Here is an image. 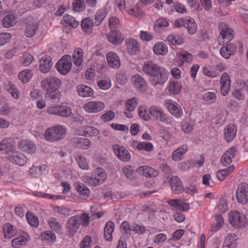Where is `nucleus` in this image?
<instances>
[{
	"mask_svg": "<svg viewBox=\"0 0 248 248\" xmlns=\"http://www.w3.org/2000/svg\"><path fill=\"white\" fill-rule=\"evenodd\" d=\"M141 69L143 73L150 77L149 81L153 86L163 85L168 80L167 70L153 61L144 62Z\"/></svg>",
	"mask_w": 248,
	"mask_h": 248,
	"instance_id": "nucleus-1",
	"label": "nucleus"
},
{
	"mask_svg": "<svg viewBox=\"0 0 248 248\" xmlns=\"http://www.w3.org/2000/svg\"><path fill=\"white\" fill-rule=\"evenodd\" d=\"M66 132L65 126L58 124L48 128L45 132L44 138L47 141L55 142L63 139Z\"/></svg>",
	"mask_w": 248,
	"mask_h": 248,
	"instance_id": "nucleus-2",
	"label": "nucleus"
},
{
	"mask_svg": "<svg viewBox=\"0 0 248 248\" xmlns=\"http://www.w3.org/2000/svg\"><path fill=\"white\" fill-rule=\"evenodd\" d=\"M149 113L155 120L160 122L169 125H172L173 123V118L166 114L158 106H152L149 109Z\"/></svg>",
	"mask_w": 248,
	"mask_h": 248,
	"instance_id": "nucleus-3",
	"label": "nucleus"
},
{
	"mask_svg": "<svg viewBox=\"0 0 248 248\" xmlns=\"http://www.w3.org/2000/svg\"><path fill=\"white\" fill-rule=\"evenodd\" d=\"M174 26L176 28L184 27L187 29L188 33L190 35L195 34L197 30L195 20L189 16L177 19L174 21Z\"/></svg>",
	"mask_w": 248,
	"mask_h": 248,
	"instance_id": "nucleus-4",
	"label": "nucleus"
},
{
	"mask_svg": "<svg viewBox=\"0 0 248 248\" xmlns=\"http://www.w3.org/2000/svg\"><path fill=\"white\" fill-rule=\"evenodd\" d=\"M16 142L12 138H5L0 142V153L7 158L16 150Z\"/></svg>",
	"mask_w": 248,
	"mask_h": 248,
	"instance_id": "nucleus-5",
	"label": "nucleus"
},
{
	"mask_svg": "<svg viewBox=\"0 0 248 248\" xmlns=\"http://www.w3.org/2000/svg\"><path fill=\"white\" fill-rule=\"evenodd\" d=\"M107 177L105 170L102 168H97L92 172V176L88 178V182L93 186H97L102 184Z\"/></svg>",
	"mask_w": 248,
	"mask_h": 248,
	"instance_id": "nucleus-6",
	"label": "nucleus"
},
{
	"mask_svg": "<svg viewBox=\"0 0 248 248\" xmlns=\"http://www.w3.org/2000/svg\"><path fill=\"white\" fill-rule=\"evenodd\" d=\"M61 85V80L53 76L43 79L41 82V87L46 92L56 90V89H59Z\"/></svg>",
	"mask_w": 248,
	"mask_h": 248,
	"instance_id": "nucleus-7",
	"label": "nucleus"
},
{
	"mask_svg": "<svg viewBox=\"0 0 248 248\" xmlns=\"http://www.w3.org/2000/svg\"><path fill=\"white\" fill-rule=\"evenodd\" d=\"M71 56L66 55L63 56L56 63L55 67L62 75L67 74L71 69Z\"/></svg>",
	"mask_w": 248,
	"mask_h": 248,
	"instance_id": "nucleus-8",
	"label": "nucleus"
},
{
	"mask_svg": "<svg viewBox=\"0 0 248 248\" xmlns=\"http://www.w3.org/2000/svg\"><path fill=\"white\" fill-rule=\"evenodd\" d=\"M81 222L78 215L73 216L68 219L66 224V229L69 237H73L77 232L80 226L79 223Z\"/></svg>",
	"mask_w": 248,
	"mask_h": 248,
	"instance_id": "nucleus-9",
	"label": "nucleus"
},
{
	"mask_svg": "<svg viewBox=\"0 0 248 248\" xmlns=\"http://www.w3.org/2000/svg\"><path fill=\"white\" fill-rule=\"evenodd\" d=\"M229 219L230 223L237 228L245 227L247 222L246 217L237 211L231 212Z\"/></svg>",
	"mask_w": 248,
	"mask_h": 248,
	"instance_id": "nucleus-10",
	"label": "nucleus"
},
{
	"mask_svg": "<svg viewBox=\"0 0 248 248\" xmlns=\"http://www.w3.org/2000/svg\"><path fill=\"white\" fill-rule=\"evenodd\" d=\"M218 29L220 34L218 40L222 39V43L230 42L233 38V31L229 28L224 22H221L218 24Z\"/></svg>",
	"mask_w": 248,
	"mask_h": 248,
	"instance_id": "nucleus-11",
	"label": "nucleus"
},
{
	"mask_svg": "<svg viewBox=\"0 0 248 248\" xmlns=\"http://www.w3.org/2000/svg\"><path fill=\"white\" fill-rule=\"evenodd\" d=\"M236 197L238 202L246 204L248 202V185L246 183H241L238 186L236 191Z\"/></svg>",
	"mask_w": 248,
	"mask_h": 248,
	"instance_id": "nucleus-12",
	"label": "nucleus"
},
{
	"mask_svg": "<svg viewBox=\"0 0 248 248\" xmlns=\"http://www.w3.org/2000/svg\"><path fill=\"white\" fill-rule=\"evenodd\" d=\"M47 112L50 114L68 117L72 114V109L70 107L66 106H56L49 108L47 109Z\"/></svg>",
	"mask_w": 248,
	"mask_h": 248,
	"instance_id": "nucleus-13",
	"label": "nucleus"
},
{
	"mask_svg": "<svg viewBox=\"0 0 248 248\" xmlns=\"http://www.w3.org/2000/svg\"><path fill=\"white\" fill-rule=\"evenodd\" d=\"M166 105L170 113L176 118H181L183 111L180 105L171 99H167Z\"/></svg>",
	"mask_w": 248,
	"mask_h": 248,
	"instance_id": "nucleus-14",
	"label": "nucleus"
},
{
	"mask_svg": "<svg viewBox=\"0 0 248 248\" xmlns=\"http://www.w3.org/2000/svg\"><path fill=\"white\" fill-rule=\"evenodd\" d=\"M105 104L99 101H91L83 106V109L87 112L95 113L101 111L105 108Z\"/></svg>",
	"mask_w": 248,
	"mask_h": 248,
	"instance_id": "nucleus-15",
	"label": "nucleus"
},
{
	"mask_svg": "<svg viewBox=\"0 0 248 248\" xmlns=\"http://www.w3.org/2000/svg\"><path fill=\"white\" fill-rule=\"evenodd\" d=\"M220 92L223 96H226L231 88V79L229 74L226 72L222 74L220 79Z\"/></svg>",
	"mask_w": 248,
	"mask_h": 248,
	"instance_id": "nucleus-16",
	"label": "nucleus"
},
{
	"mask_svg": "<svg viewBox=\"0 0 248 248\" xmlns=\"http://www.w3.org/2000/svg\"><path fill=\"white\" fill-rule=\"evenodd\" d=\"M18 148L24 152L29 154H33L36 150L35 143L29 140L22 139L17 144Z\"/></svg>",
	"mask_w": 248,
	"mask_h": 248,
	"instance_id": "nucleus-17",
	"label": "nucleus"
},
{
	"mask_svg": "<svg viewBox=\"0 0 248 248\" xmlns=\"http://www.w3.org/2000/svg\"><path fill=\"white\" fill-rule=\"evenodd\" d=\"M113 149L117 157L123 162H128L130 160L131 155L128 151L123 146L114 145Z\"/></svg>",
	"mask_w": 248,
	"mask_h": 248,
	"instance_id": "nucleus-18",
	"label": "nucleus"
},
{
	"mask_svg": "<svg viewBox=\"0 0 248 248\" xmlns=\"http://www.w3.org/2000/svg\"><path fill=\"white\" fill-rule=\"evenodd\" d=\"M7 159L10 162L20 166H24L27 161L26 156L23 153L17 151L16 150L12 155L8 156Z\"/></svg>",
	"mask_w": 248,
	"mask_h": 248,
	"instance_id": "nucleus-19",
	"label": "nucleus"
},
{
	"mask_svg": "<svg viewBox=\"0 0 248 248\" xmlns=\"http://www.w3.org/2000/svg\"><path fill=\"white\" fill-rule=\"evenodd\" d=\"M71 144L78 148L88 150L91 146V140L86 138H74L71 140Z\"/></svg>",
	"mask_w": 248,
	"mask_h": 248,
	"instance_id": "nucleus-20",
	"label": "nucleus"
},
{
	"mask_svg": "<svg viewBox=\"0 0 248 248\" xmlns=\"http://www.w3.org/2000/svg\"><path fill=\"white\" fill-rule=\"evenodd\" d=\"M237 133L236 126L232 123L227 124L224 129V139L227 142H231L235 137Z\"/></svg>",
	"mask_w": 248,
	"mask_h": 248,
	"instance_id": "nucleus-21",
	"label": "nucleus"
},
{
	"mask_svg": "<svg viewBox=\"0 0 248 248\" xmlns=\"http://www.w3.org/2000/svg\"><path fill=\"white\" fill-rule=\"evenodd\" d=\"M169 183L173 194H179L183 191L182 182L178 177L172 176L170 179Z\"/></svg>",
	"mask_w": 248,
	"mask_h": 248,
	"instance_id": "nucleus-22",
	"label": "nucleus"
},
{
	"mask_svg": "<svg viewBox=\"0 0 248 248\" xmlns=\"http://www.w3.org/2000/svg\"><path fill=\"white\" fill-rule=\"evenodd\" d=\"M51 58L50 56H43L40 60L39 70L43 73H46L52 66Z\"/></svg>",
	"mask_w": 248,
	"mask_h": 248,
	"instance_id": "nucleus-23",
	"label": "nucleus"
},
{
	"mask_svg": "<svg viewBox=\"0 0 248 248\" xmlns=\"http://www.w3.org/2000/svg\"><path fill=\"white\" fill-rule=\"evenodd\" d=\"M137 172L146 177H155L158 175L157 170L147 166H141L137 169Z\"/></svg>",
	"mask_w": 248,
	"mask_h": 248,
	"instance_id": "nucleus-24",
	"label": "nucleus"
},
{
	"mask_svg": "<svg viewBox=\"0 0 248 248\" xmlns=\"http://www.w3.org/2000/svg\"><path fill=\"white\" fill-rule=\"evenodd\" d=\"M133 85L140 92L146 90L147 85L144 79L139 75H136L132 77Z\"/></svg>",
	"mask_w": 248,
	"mask_h": 248,
	"instance_id": "nucleus-25",
	"label": "nucleus"
},
{
	"mask_svg": "<svg viewBox=\"0 0 248 248\" xmlns=\"http://www.w3.org/2000/svg\"><path fill=\"white\" fill-rule=\"evenodd\" d=\"M236 51V46L234 44L230 43L226 46L221 47L220 50L221 55L226 59L233 55Z\"/></svg>",
	"mask_w": 248,
	"mask_h": 248,
	"instance_id": "nucleus-26",
	"label": "nucleus"
},
{
	"mask_svg": "<svg viewBox=\"0 0 248 248\" xmlns=\"http://www.w3.org/2000/svg\"><path fill=\"white\" fill-rule=\"evenodd\" d=\"M107 38L109 42L114 45L121 44L124 39V36L120 32L117 31H112L107 35Z\"/></svg>",
	"mask_w": 248,
	"mask_h": 248,
	"instance_id": "nucleus-27",
	"label": "nucleus"
},
{
	"mask_svg": "<svg viewBox=\"0 0 248 248\" xmlns=\"http://www.w3.org/2000/svg\"><path fill=\"white\" fill-rule=\"evenodd\" d=\"M107 60L108 64L113 68L117 69L121 65V62L118 56L114 52L110 51L107 54Z\"/></svg>",
	"mask_w": 248,
	"mask_h": 248,
	"instance_id": "nucleus-28",
	"label": "nucleus"
},
{
	"mask_svg": "<svg viewBox=\"0 0 248 248\" xmlns=\"http://www.w3.org/2000/svg\"><path fill=\"white\" fill-rule=\"evenodd\" d=\"M74 186L76 190L79 193L80 198L86 199L90 195V191L84 184L77 182L74 184Z\"/></svg>",
	"mask_w": 248,
	"mask_h": 248,
	"instance_id": "nucleus-29",
	"label": "nucleus"
},
{
	"mask_svg": "<svg viewBox=\"0 0 248 248\" xmlns=\"http://www.w3.org/2000/svg\"><path fill=\"white\" fill-rule=\"evenodd\" d=\"M187 150V145L186 144H183L181 147L173 152L171 156L172 159L175 161H178L182 160Z\"/></svg>",
	"mask_w": 248,
	"mask_h": 248,
	"instance_id": "nucleus-30",
	"label": "nucleus"
},
{
	"mask_svg": "<svg viewBox=\"0 0 248 248\" xmlns=\"http://www.w3.org/2000/svg\"><path fill=\"white\" fill-rule=\"evenodd\" d=\"M77 90L78 95L82 97H91L94 93L93 90L91 87L82 84L78 85Z\"/></svg>",
	"mask_w": 248,
	"mask_h": 248,
	"instance_id": "nucleus-31",
	"label": "nucleus"
},
{
	"mask_svg": "<svg viewBox=\"0 0 248 248\" xmlns=\"http://www.w3.org/2000/svg\"><path fill=\"white\" fill-rule=\"evenodd\" d=\"M4 87L5 89L15 99H17L20 97V93L15 85L10 81L4 83Z\"/></svg>",
	"mask_w": 248,
	"mask_h": 248,
	"instance_id": "nucleus-32",
	"label": "nucleus"
},
{
	"mask_svg": "<svg viewBox=\"0 0 248 248\" xmlns=\"http://www.w3.org/2000/svg\"><path fill=\"white\" fill-rule=\"evenodd\" d=\"M126 46L127 51L130 54H136L139 51V45L137 41L133 38L126 40Z\"/></svg>",
	"mask_w": 248,
	"mask_h": 248,
	"instance_id": "nucleus-33",
	"label": "nucleus"
},
{
	"mask_svg": "<svg viewBox=\"0 0 248 248\" xmlns=\"http://www.w3.org/2000/svg\"><path fill=\"white\" fill-rule=\"evenodd\" d=\"M108 14V10L106 8H101L97 11L94 15V24L95 26H99L103 21Z\"/></svg>",
	"mask_w": 248,
	"mask_h": 248,
	"instance_id": "nucleus-34",
	"label": "nucleus"
},
{
	"mask_svg": "<svg viewBox=\"0 0 248 248\" xmlns=\"http://www.w3.org/2000/svg\"><path fill=\"white\" fill-rule=\"evenodd\" d=\"M38 24L34 22L27 23L24 31L25 36L28 38L33 36L38 30Z\"/></svg>",
	"mask_w": 248,
	"mask_h": 248,
	"instance_id": "nucleus-35",
	"label": "nucleus"
},
{
	"mask_svg": "<svg viewBox=\"0 0 248 248\" xmlns=\"http://www.w3.org/2000/svg\"><path fill=\"white\" fill-rule=\"evenodd\" d=\"M94 22L90 17H86L82 19L81 26L83 31L87 34H90L93 31Z\"/></svg>",
	"mask_w": 248,
	"mask_h": 248,
	"instance_id": "nucleus-36",
	"label": "nucleus"
},
{
	"mask_svg": "<svg viewBox=\"0 0 248 248\" xmlns=\"http://www.w3.org/2000/svg\"><path fill=\"white\" fill-rule=\"evenodd\" d=\"M115 225L111 221H108L106 224L104 230V235L106 240L111 241L112 240V233L114 230Z\"/></svg>",
	"mask_w": 248,
	"mask_h": 248,
	"instance_id": "nucleus-37",
	"label": "nucleus"
},
{
	"mask_svg": "<svg viewBox=\"0 0 248 248\" xmlns=\"http://www.w3.org/2000/svg\"><path fill=\"white\" fill-rule=\"evenodd\" d=\"M4 237L6 239H10L16 234V230L14 227L9 223H5L2 227Z\"/></svg>",
	"mask_w": 248,
	"mask_h": 248,
	"instance_id": "nucleus-38",
	"label": "nucleus"
},
{
	"mask_svg": "<svg viewBox=\"0 0 248 248\" xmlns=\"http://www.w3.org/2000/svg\"><path fill=\"white\" fill-rule=\"evenodd\" d=\"M194 125V121L189 118H186L181 123V129L185 133H189L193 130Z\"/></svg>",
	"mask_w": 248,
	"mask_h": 248,
	"instance_id": "nucleus-39",
	"label": "nucleus"
},
{
	"mask_svg": "<svg viewBox=\"0 0 248 248\" xmlns=\"http://www.w3.org/2000/svg\"><path fill=\"white\" fill-rule=\"evenodd\" d=\"M168 89L170 93L174 95H177L181 91L182 84L178 81H170Z\"/></svg>",
	"mask_w": 248,
	"mask_h": 248,
	"instance_id": "nucleus-40",
	"label": "nucleus"
},
{
	"mask_svg": "<svg viewBox=\"0 0 248 248\" xmlns=\"http://www.w3.org/2000/svg\"><path fill=\"white\" fill-rule=\"evenodd\" d=\"M153 50L157 55H165L168 53V46L164 43L158 42L154 46Z\"/></svg>",
	"mask_w": 248,
	"mask_h": 248,
	"instance_id": "nucleus-41",
	"label": "nucleus"
},
{
	"mask_svg": "<svg viewBox=\"0 0 248 248\" xmlns=\"http://www.w3.org/2000/svg\"><path fill=\"white\" fill-rule=\"evenodd\" d=\"M84 51L81 48H77L73 56V62L76 66H80L83 62Z\"/></svg>",
	"mask_w": 248,
	"mask_h": 248,
	"instance_id": "nucleus-42",
	"label": "nucleus"
},
{
	"mask_svg": "<svg viewBox=\"0 0 248 248\" xmlns=\"http://www.w3.org/2000/svg\"><path fill=\"white\" fill-rule=\"evenodd\" d=\"M216 93L213 92H207L204 93L202 96V99L207 105H211L215 103L217 100Z\"/></svg>",
	"mask_w": 248,
	"mask_h": 248,
	"instance_id": "nucleus-43",
	"label": "nucleus"
},
{
	"mask_svg": "<svg viewBox=\"0 0 248 248\" xmlns=\"http://www.w3.org/2000/svg\"><path fill=\"white\" fill-rule=\"evenodd\" d=\"M134 146L139 150H144L148 152L152 151L154 149V146L151 142H135Z\"/></svg>",
	"mask_w": 248,
	"mask_h": 248,
	"instance_id": "nucleus-44",
	"label": "nucleus"
},
{
	"mask_svg": "<svg viewBox=\"0 0 248 248\" xmlns=\"http://www.w3.org/2000/svg\"><path fill=\"white\" fill-rule=\"evenodd\" d=\"M234 169V165H232L231 166L223 169L219 170L217 172V176L220 181L224 180L225 178L228 176Z\"/></svg>",
	"mask_w": 248,
	"mask_h": 248,
	"instance_id": "nucleus-45",
	"label": "nucleus"
},
{
	"mask_svg": "<svg viewBox=\"0 0 248 248\" xmlns=\"http://www.w3.org/2000/svg\"><path fill=\"white\" fill-rule=\"evenodd\" d=\"M16 23V17L13 14L6 15L3 19L2 24L4 28H10Z\"/></svg>",
	"mask_w": 248,
	"mask_h": 248,
	"instance_id": "nucleus-46",
	"label": "nucleus"
},
{
	"mask_svg": "<svg viewBox=\"0 0 248 248\" xmlns=\"http://www.w3.org/2000/svg\"><path fill=\"white\" fill-rule=\"evenodd\" d=\"M167 41L172 45H180L183 44V38L178 34H171L167 37Z\"/></svg>",
	"mask_w": 248,
	"mask_h": 248,
	"instance_id": "nucleus-47",
	"label": "nucleus"
},
{
	"mask_svg": "<svg viewBox=\"0 0 248 248\" xmlns=\"http://www.w3.org/2000/svg\"><path fill=\"white\" fill-rule=\"evenodd\" d=\"M41 239L43 241L46 242H54L56 241V237L53 232L47 231L41 233Z\"/></svg>",
	"mask_w": 248,
	"mask_h": 248,
	"instance_id": "nucleus-48",
	"label": "nucleus"
},
{
	"mask_svg": "<svg viewBox=\"0 0 248 248\" xmlns=\"http://www.w3.org/2000/svg\"><path fill=\"white\" fill-rule=\"evenodd\" d=\"M28 240L25 236H19L14 239L12 241V246L15 248H18L20 246L26 245Z\"/></svg>",
	"mask_w": 248,
	"mask_h": 248,
	"instance_id": "nucleus-49",
	"label": "nucleus"
},
{
	"mask_svg": "<svg viewBox=\"0 0 248 248\" xmlns=\"http://www.w3.org/2000/svg\"><path fill=\"white\" fill-rule=\"evenodd\" d=\"M48 223L50 228L55 232L58 233L61 231L62 226L58 222L56 218H50L48 221Z\"/></svg>",
	"mask_w": 248,
	"mask_h": 248,
	"instance_id": "nucleus-50",
	"label": "nucleus"
},
{
	"mask_svg": "<svg viewBox=\"0 0 248 248\" xmlns=\"http://www.w3.org/2000/svg\"><path fill=\"white\" fill-rule=\"evenodd\" d=\"M32 77L31 70H24L18 74V78L23 83H26Z\"/></svg>",
	"mask_w": 248,
	"mask_h": 248,
	"instance_id": "nucleus-51",
	"label": "nucleus"
},
{
	"mask_svg": "<svg viewBox=\"0 0 248 248\" xmlns=\"http://www.w3.org/2000/svg\"><path fill=\"white\" fill-rule=\"evenodd\" d=\"M99 133L98 129L94 127L91 126H86L85 127L83 135L84 136L95 137Z\"/></svg>",
	"mask_w": 248,
	"mask_h": 248,
	"instance_id": "nucleus-52",
	"label": "nucleus"
},
{
	"mask_svg": "<svg viewBox=\"0 0 248 248\" xmlns=\"http://www.w3.org/2000/svg\"><path fill=\"white\" fill-rule=\"evenodd\" d=\"M63 20L65 24H68L74 28H77L79 24L78 22L77 21L73 16L67 14L63 16Z\"/></svg>",
	"mask_w": 248,
	"mask_h": 248,
	"instance_id": "nucleus-53",
	"label": "nucleus"
},
{
	"mask_svg": "<svg viewBox=\"0 0 248 248\" xmlns=\"http://www.w3.org/2000/svg\"><path fill=\"white\" fill-rule=\"evenodd\" d=\"M72 8L74 11H83L85 9L84 0H74L72 4Z\"/></svg>",
	"mask_w": 248,
	"mask_h": 248,
	"instance_id": "nucleus-54",
	"label": "nucleus"
},
{
	"mask_svg": "<svg viewBox=\"0 0 248 248\" xmlns=\"http://www.w3.org/2000/svg\"><path fill=\"white\" fill-rule=\"evenodd\" d=\"M76 160L78 166L82 170H87L89 168L86 160L81 155L78 154L75 156Z\"/></svg>",
	"mask_w": 248,
	"mask_h": 248,
	"instance_id": "nucleus-55",
	"label": "nucleus"
},
{
	"mask_svg": "<svg viewBox=\"0 0 248 248\" xmlns=\"http://www.w3.org/2000/svg\"><path fill=\"white\" fill-rule=\"evenodd\" d=\"M138 115L139 117L144 121H148L150 119V116L148 112V109L145 106H140L139 107Z\"/></svg>",
	"mask_w": 248,
	"mask_h": 248,
	"instance_id": "nucleus-56",
	"label": "nucleus"
},
{
	"mask_svg": "<svg viewBox=\"0 0 248 248\" xmlns=\"http://www.w3.org/2000/svg\"><path fill=\"white\" fill-rule=\"evenodd\" d=\"M137 99L133 97L126 101L125 103V107L128 111H133L137 106Z\"/></svg>",
	"mask_w": 248,
	"mask_h": 248,
	"instance_id": "nucleus-57",
	"label": "nucleus"
},
{
	"mask_svg": "<svg viewBox=\"0 0 248 248\" xmlns=\"http://www.w3.org/2000/svg\"><path fill=\"white\" fill-rule=\"evenodd\" d=\"M237 240V236L233 233H229L225 238L223 243V247L229 246L232 244L236 245V241Z\"/></svg>",
	"mask_w": 248,
	"mask_h": 248,
	"instance_id": "nucleus-58",
	"label": "nucleus"
},
{
	"mask_svg": "<svg viewBox=\"0 0 248 248\" xmlns=\"http://www.w3.org/2000/svg\"><path fill=\"white\" fill-rule=\"evenodd\" d=\"M179 58L183 62H190L192 59V55L186 51H182L179 53Z\"/></svg>",
	"mask_w": 248,
	"mask_h": 248,
	"instance_id": "nucleus-59",
	"label": "nucleus"
},
{
	"mask_svg": "<svg viewBox=\"0 0 248 248\" xmlns=\"http://www.w3.org/2000/svg\"><path fill=\"white\" fill-rule=\"evenodd\" d=\"M26 217L28 223L32 226L37 227L39 225V220L31 213L28 212Z\"/></svg>",
	"mask_w": 248,
	"mask_h": 248,
	"instance_id": "nucleus-60",
	"label": "nucleus"
},
{
	"mask_svg": "<svg viewBox=\"0 0 248 248\" xmlns=\"http://www.w3.org/2000/svg\"><path fill=\"white\" fill-rule=\"evenodd\" d=\"M61 96V93L59 91L58 89H56V90L50 91V92H47L46 97L50 99L55 100L56 101L60 100Z\"/></svg>",
	"mask_w": 248,
	"mask_h": 248,
	"instance_id": "nucleus-61",
	"label": "nucleus"
},
{
	"mask_svg": "<svg viewBox=\"0 0 248 248\" xmlns=\"http://www.w3.org/2000/svg\"><path fill=\"white\" fill-rule=\"evenodd\" d=\"M124 176L129 180H133L134 178L133 176V169L131 166H125L122 169Z\"/></svg>",
	"mask_w": 248,
	"mask_h": 248,
	"instance_id": "nucleus-62",
	"label": "nucleus"
},
{
	"mask_svg": "<svg viewBox=\"0 0 248 248\" xmlns=\"http://www.w3.org/2000/svg\"><path fill=\"white\" fill-rule=\"evenodd\" d=\"M97 85L100 89L104 90H107L109 89L111 87L110 80L109 78H107L98 81Z\"/></svg>",
	"mask_w": 248,
	"mask_h": 248,
	"instance_id": "nucleus-63",
	"label": "nucleus"
},
{
	"mask_svg": "<svg viewBox=\"0 0 248 248\" xmlns=\"http://www.w3.org/2000/svg\"><path fill=\"white\" fill-rule=\"evenodd\" d=\"M121 229L123 233L125 235L126 237H129L130 236V231H131V230L129 224L127 221H124L122 222Z\"/></svg>",
	"mask_w": 248,
	"mask_h": 248,
	"instance_id": "nucleus-64",
	"label": "nucleus"
}]
</instances>
